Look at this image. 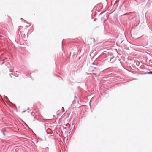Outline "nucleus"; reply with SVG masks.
Masks as SVG:
<instances>
[{
    "instance_id": "nucleus-1",
    "label": "nucleus",
    "mask_w": 152,
    "mask_h": 152,
    "mask_svg": "<svg viewBox=\"0 0 152 152\" xmlns=\"http://www.w3.org/2000/svg\"><path fill=\"white\" fill-rule=\"evenodd\" d=\"M92 65H94L93 66H92V67L95 69H96L97 68L98 66L97 64H95L94 63H92Z\"/></svg>"
},
{
    "instance_id": "nucleus-2",
    "label": "nucleus",
    "mask_w": 152,
    "mask_h": 152,
    "mask_svg": "<svg viewBox=\"0 0 152 152\" xmlns=\"http://www.w3.org/2000/svg\"><path fill=\"white\" fill-rule=\"evenodd\" d=\"M7 58H6L5 59H3L2 60L3 61V62H2L1 63V65H2L4 63H5V62L7 61Z\"/></svg>"
},
{
    "instance_id": "nucleus-3",
    "label": "nucleus",
    "mask_w": 152,
    "mask_h": 152,
    "mask_svg": "<svg viewBox=\"0 0 152 152\" xmlns=\"http://www.w3.org/2000/svg\"><path fill=\"white\" fill-rule=\"evenodd\" d=\"M4 129H2V130H1V132H2L3 133V134L4 135V136H5V133L4 132Z\"/></svg>"
},
{
    "instance_id": "nucleus-4",
    "label": "nucleus",
    "mask_w": 152,
    "mask_h": 152,
    "mask_svg": "<svg viewBox=\"0 0 152 152\" xmlns=\"http://www.w3.org/2000/svg\"><path fill=\"white\" fill-rule=\"evenodd\" d=\"M148 73L149 74H152V71H150Z\"/></svg>"
},
{
    "instance_id": "nucleus-5",
    "label": "nucleus",
    "mask_w": 152,
    "mask_h": 152,
    "mask_svg": "<svg viewBox=\"0 0 152 152\" xmlns=\"http://www.w3.org/2000/svg\"><path fill=\"white\" fill-rule=\"evenodd\" d=\"M62 111L63 112H64V108L63 107H62Z\"/></svg>"
},
{
    "instance_id": "nucleus-6",
    "label": "nucleus",
    "mask_w": 152,
    "mask_h": 152,
    "mask_svg": "<svg viewBox=\"0 0 152 152\" xmlns=\"http://www.w3.org/2000/svg\"><path fill=\"white\" fill-rule=\"evenodd\" d=\"M21 20H23V19L22 18H21ZM24 20V21H25V22H26V21L25 20Z\"/></svg>"
},
{
    "instance_id": "nucleus-7",
    "label": "nucleus",
    "mask_w": 152,
    "mask_h": 152,
    "mask_svg": "<svg viewBox=\"0 0 152 152\" xmlns=\"http://www.w3.org/2000/svg\"><path fill=\"white\" fill-rule=\"evenodd\" d=\"M11 75H13L12 73L11 74H10V76H11V78H12V77L11 76Z\"/></svg>"
},
{
    "instance_id": "nucleus-8",
    "label": "nucleus",
    "mask_w": 152,
    "mask_h": 152,
    "mask_svg": "<svg viewBox=\"0 0 152 152\" xmlns=\"http://www.w3.org/2000/svg\"><path fill=\"white\" fill-rule=\"evenodd\" d=\"M33 113H34L33 112H32V113H31V115H33Z\"/></svg>"
},
{
    "instance_id": "nucleus-9",
    "label": "nucleus",
    "mask_w": 152,
    "mask_h": 152,
    "mask_svg": "<svg viewBox=\"0 0 152 152\" xmlns=\"http://www.w3.org/2000/svg\"><path fill=\"white\" fill-rule=\"evenodd\" d=\"M5 65L6 66H7V64L5 63Z\"/></svg>"
},
{
    "instance_id": "nucleus-10",
    "label": "nucleus",
    "mask_w": 152,
    "mask_h": 152,
    "mask_svg": "<svg viewBox=\"0 0 152 152\" xmlns=\"http://www.w3.org/2000/svg\"><path fill=\"white\" fill-rule=\"evenodd\" d=\"M63 45V41L62 42V46Z\"/></svg>"
},
{
    "instance_id": "nucleus-11",
    "label": "nucleus",
    "mask_w": 152,
    "mask_h": 152,
    "mask_svg": "<svg viewBox=\"0 0 152 152\" xmlns=\"http://www.w3.org/2000/svg\"><path fill=\"white\" fill-rule=\"evenodd\" d=\"M94 21H95V20H96V19H94Z\"/></svg>"
},
{
    "instance_id": "nucleus-12",
    "label": "nucleus",
    "mask_w": 152,
    "mask_h": 152,
    "mask_svg": "<svg viewBox=\"0 0 152 152\" xmlns=\"http://www.w3.org/2000/svg\"><path fill=\"white\" fill-rule=\"evenodd\" d=\"M28 110H29V108H28Z\"/></svg>"
}]
</instances>
